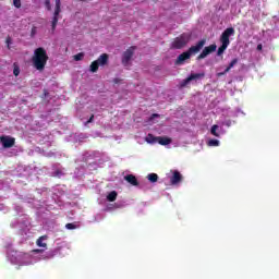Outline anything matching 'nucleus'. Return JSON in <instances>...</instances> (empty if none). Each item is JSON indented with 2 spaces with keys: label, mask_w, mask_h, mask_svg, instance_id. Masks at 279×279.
<instances>
[{
  "label": "nucleus",
  "mask_w": 279,
  "mask_h": 279,
  "mask_svg": "<svg viewBox=\"0 0 279 279\" xmlns=\"http://www.w3.org/2000/svg\"><path fill=\"white\" fill-rule=\"evenodd\" d=\"M48 60L49 56H47V50H45V48L39 47L35 49L33 56V65L37 71H45V66H47Z\"/></svg>",
  "instance_id": "obj_1"
},
{
  "label": "nucleus",
  "mask_w": 279,
  "mask_h": 279,
  "mask_svg": "<svg viewBox=\"0 0 279 279\" xmlns=\"http://www.w3.org/2000/svg\"><path fill=\"white\" fill-rule=\"evenodd\" d=\"M234 27H228L222 32L220 36L221 46L218 48L217 56H223L226 49L230 47V36H234Z\"/></svg>",
  "instance_id": "obj_2"
},
{
  "label": "nucleus",
  "mask_w": 279,
  "mask_h": 279,
  "mask_svg": "<svg viewBox=\"0 0 279 279\" xmlns=\"http://www.w3.org/2000/svg\"><path fill=\"white\" fill-rule=\"evenodd\" d=\"M189 40H191V36L187 34H182L172 41V49H182L186 47V45H189Z\"/></svg>",
  "instance_id": "obj_3"
},
{
  "label": "nucleus",
  "mask_w": 279,
  "mask_h": 279,
  "mask_svg": "<svg viewBox=\"0 0 279 279\" xmlns=\"http://www.w3.org/2000/svg\"><path fill=\"white\" fill-rule=\"evenodd\" d=\"M56 7L53 12V17L51 22V29L56 32V27H58V21H60V12H62V2L61 0H54Z\"/></svg>",
  "instance_id": "obj_4"
},
{
  "label": "nucleus",
  "mask_w": 279,
  "mask_h": 279,
  "mask_svg": "<svg viewBox=\"0 0 279 279\" xmlns=\"http://www.w3.org/2000/svg\"><path fill=\"white\" fill-rule=\"evenodd\" d=\"M147 143H158L159 145H171L172 140L171 137L167 136H153L151 134H148L146 137Z\"/></svg>",
  "instance_id": "obj_5"
},
{
  "label": "nucleus",
  "mask_w": 279,
  "mask_h": 279,
  "mask_svg": "<svg viewBox=\"0 0 279 279\" xmlns=\"http://www.w3.org/2000/svg\"><path fill=\"white\" fill-rule=\"evenodd\" d=\"M134 51H136V47L132 46L122 54V64L123 66H130V60L134 57Z\"/></svg>",
  "instance_id": "obj_6"
},
{
  "label": "nucleus",
  "mask_w": 279,
  "mask_h": 279,
  "mask_svg": "<svg viewBox=\"0 0 279 279\" xmlns=\"http://www.w3.org/2000/svg\"><path fill=\"white\" fill-rule=\"evenodd\" d=\"M204 45H206V39H201L197 41L195 46H191L187 50V53L191 56H195L196 53H199L202 49H204Z\"/></svg>",
  "instance_id": "obj_7"
},
{
  "label": "nucleus",
  "mask_w": 279,
  "mask_h": 279,
  "mask_svg": "<svg viewBox=\"0 0 279 279\" xmlns=\"http://www.w3.org/2000/svg\"><path fill=\"white\" fill-rule=\"evenodd\" d=\"M204 73H192L181 82V88H184L185 86H189L193 80H199V77H204Z\"/></svg>",
  "instance_id": "obj_8"
},
{
  "label": "nucleus",
  "mask_w": 279,
  "mask_h": 279,
  "mask_svg": "<svg viewBox=\"0 0 279 279\" xmlns=\"http://www.w3.org/2000/svg\"><path fill=\"white\" fill-rule=\"evenodd\" d=\"M217 51V45H210L208 47H205L202 51V53L196 58V60H204L207 56H210V53Z\"/></svg>",
  "instance_id": "obj_9"
},
{
  "label": "nucleus",
  "mask_w": 279,
  "mask_h": 279,
  "mask_svg": "<svg viewBox=\"0 0 279 279\" xmlns=\"http://www.w3.org/2000/svg\"><path fill=\"white\" fill-rule=\"evenodd\" d=\"M0 142L2 143V146L4 149H10V147H14V144L16 143V138L10 137V136H1Z\"/></svg>",
  "instance_id": "obj_10"
},
{
  "label": "nucleus",
  "mask_w": 279,
  "mask_h": 279,
  "mask_svg": "<svg viewBox=\"0 0 279 279\" xmlns=\"http://www.w3.org/2000/svg\"><path fill=\"white\" fill-rule=\"evenodd\" d=\"M170 182L172 185L180 184L182 182V173H180L178 170H174L172 177L170 178Z\"/></svg>",
  "instance_id": "obj_11"
},
{
  "label": "nucleus",
  "mask_w": 279,
  "mask_h": 279,
  "mask_svg": "<svg viewBox=\"0 0 279 279\" xmlns=\"http://www.w3.org/2000/svg\"><path fill=\"white\" fill-rule=\"evenodd\" d=\"M191 59V54L187 52V50L181 54H179V57L175 60V64H184V62H186V60Z\"/></svg>",
  "instance_id": "obj_12"
},
{
  "label": "nucleus",
  "mask_w": 279,
  "mask_h": 279,
  "mask_svg": "<svg viewBox=\"0 0 279 279\" xmlns=\"http://www.w3.org/2000/svg\"><path fill=\"white\" fill-rule=\"evenodd\" d=\"M108 59H109L108 53H102L95 61L97 62L98 66H106V64H108Z\"/></svg>",
  "instance_id": "obj_13"
},
{
  "label": "nucleus",
  "mask_w": 279,
  "mask_h": 279,
  "mask_svg": "<svg viewBox=\"0 0 279 279\" xmlns=\"http://www.w3.org/2000/svg\"><path fill=\"white\" fill-rule=\"evenodd\" d=\"M124 180L129 182L132 186H138V179L134 174H128L124 177Z\"/></svg>",
  "instance_id": "obj_14"
},
{
  "label": "nucleus",
  "mask_w": 279,
  "mask_h": 279,
  "mask_svg": "<svg viewBox=\"0 0 279 279\" xmlns=\"http://www.w3.org/2000/svg\"><path fill=\"white\" fill-rule=\"evenodd\" d=\"M90 73H97L99 71V63L97 61H93L89 65Z\"/></svg>",
  "instance_id": "obj_15"
},
{
  "label": "nucleus",
  "mask_w": 279,
  "mask_h": 279,
  "mask_svg": "<svg viewBox=\"0 0 279 279\" xmlns=\"http://www.w3.org/2000/svg\"><path fill=\"white\" fill-rule=\"evenodd\" d=\"M45 239H47V235H43L39 239H37V245L38 247H47V243L43 242L45 241Z\"/></svg>",
  "instance_id": "obj_16"
},
{
  "label": "nucleus",
  "mask_w": 279,
  "mask_h": 279,
  "mask_svg": "<svg viewBox=\"0 0 279 279\" xmlns=\"http://www.w3.org/2000/svg\"><path fill=\"white\" fill-rule=\"evenodd\" d=\"M239 64V59H232V61L229 63V65L226 68V72H230L231 69H234V65Z\"/></svg>",
  "instance_id": "obj_17"
},
{
  "label": "nucleus",
  "mask_w": 279,
  "mask_h": 279,
  "mask_svg": "<svg viewBox=\"0 0 279 279\" xmlns=\"http://www.w3.org/2000/svg\"><path fill=\"white\" fill-rule=\"evenodd\" d=\"M117 191H112L107 195L108 202H116L117 201Z\"/></svg>",
  "instance_id": "obj_18"
},
{
  "label": "nucleus",
  "mask_w": 279,
  "mask_h": 279,
  "mask_svg": "<svg viewBox=\"0 0 279 279\" xmlns=\"http://www.w3.org/2000/svg\"><path fill=\"white\" fill-rule=\"evenodd\" d=\"M147 180H149V182H158V174H156V173H149L148 175H147Z\"/></svg>",
  "instance_id": "obj_19"
},
{
  "label": "nucleus",
  "mask_w": 279,
  "mask_h": 279,
  "mask_svg": "<svg viewBox=\"0 0 279 279\" xmlns=\"http://www.w3.org/2000/svg\"><path fill=\"white\" fill-rule=\"evenodd\" d=\"M217 130H219V125L214 124V125L211 126L210 132H211L213 136H216L217 138H219V133H217Z\"/></svg>",
  "instance_id": "obj_20"
},
{
  "label": "nucleus",
  "mask_w": 279,
  "mask_h": 279,
  "mask_svg": "<svg viewBox=\"0 0 279 279\" xmlns=\"http://www.w3.org/2000/svg\"><path fill=\"white\" fill-rule=\"evenodd\" d=\"M75 62H80L84 60V52H78L77 54L74 56Z\"/></svg>",
  "instance_id": "obj_21"
},
{
  "label": "nucleus",
  "mask_w": 279,
  "mask_h": 279,
  "mask_svg": "<svg viewBox=\"0 0 279 279\" xmlns=\"http://www.w3.org/2000/svg\"><path fill=\"white\" fill-rule=\"evenodd\" d=\"M13 75H15V77H19V75H21V68H19V65L16 64H14Z\"/></svg>",
  "instance_id": "obj_22"
},
{
  "label": "nucleus",
  "mask_w": 279,
  "mask_h": 279,
  "mask_svg": "<svg viewBox=\"0 0 279 279\" xmlns=\"http://www.w3.org/2000/svg\"><path fill=\"white\" fill-rule=\"evenodd\" d=\"M209 147H219V141L218 140H210L208 142Z\"/></svg>",
  "instance_id": "obj_23"
},
{
  "label": "nucleus",
  "mask_w": 279,
  "mask_h": 279,
  "mask_svg": "<svg viewBox=\"0 0 279 279\" xmlns=\"http://www.w3.org/2000/svg\"><path fill=\"white\" fill-rule=\"evenodd\" d=\"M5 44H7V48H8V49H11L10 45L12 44V37L8 36V37L5 38Z\"/></svg>",
  "instance_id": "obj_24"
},
{
  "label": "nucleus",
  "mask_w": 279,
  "mask_h": 279,
  "mask_svg": "<svg viewBox=\"0 0 279 279\" xmlns=\"http://www.w3.org/2000/svg\"><path fill=\"white\" fill-rule=\"evenodd\" d=\"M45 7L50 12V10H51V0H45Z\"/></svg>",
  "instance_id": "obj_25"
},
{
  "label": "nucleus",
  "mask_w": 279,
  "mask_h": 279,
  "mask_svg": "<svg viewBox=\"0 0 279 279\" xmlns=\"http://www.w3.org/2000/svg\"><path fill=\"white\" fill-rule=\"evenodd\" d=\"M65 228H66L68 230H75L76 226H75L74 223H66V225H65Z\"/></svg>",
  "instance_id": "obj_26"
},
{
  "label": "nucleus",
  "mask_w": 279,
  "mask_h": 279,
  "mask_svg": "<svg viewBox=\"0 0 279 279\" xmlns=\"http://www.w3.org/2000/svg\"><path fill=\"white\" fill-rule=\"evenodd\" d=\"M14 8L20 9L21 8V0H13Z\"/></svg>",
  "instance_id": "obj_27"
},
{
  "label": "nucleus",
  "mask_w": 279,
  "mask_h": 279,
  "mask_svg": "<svg viewBox=\"0 0 279 279\" xmlns=\"http://www.w3.org/2000/svg\"><path fill=\"white\" fill-rule=\"evenodd\" d=\"M223 125H226L227 128H230L232 125V120L225 121Z\"/></svg>",
  "instance_id": "obj_28"
},
{
  "label": "nucleus",
  "mask_w": 279,
  "mask_h": 279,
  "mask_svg": "<svg viewBox=\"0 0 279 279\" xmlns=\"http://www.w3.org/2000/svg\"><path fill=\"white\" fill-rule=\"evenodd\" d=\"M94 119H95V114H92L90 118L87 120L86 123H93Z\"/></svg>",
  "instance_id": "obj_29"
},
{
  "label": "nucleus",
  "mask_w": 279,
  "mask_h": 279,
  "mask_svg": "<svg viewBox=\"0 0 279 279\" xmlns=\"http://www.w3.org/2000/svg\"><path fill=\"white\" fill-rule=\"evenodd\" d=\"M227 73H229V72H226V70H225L223 72L218 73L217 76L222 77V75H226Z\"/></svg>",
  "instance_id": "obj_30"
},
{
  "label": "nucleus",
  "mask_w": 279,
  "mask_h": 279,
  "mask_svg": "<svg viewBox=\"0 0 279 279\" xmlns=\"http://www.w3.org/2000/svg\"><path fill=\"white\" fill-rule=\"evenodd\" d=\"M113 84H121V78H113Z\"/></svg>",
  "instance_id": "obj_31"
},
{
  "label": "nucleus",
  "mask_w": 279,
  "mask_h": 279,
  "mask_svg": "<svg viewBox=\"0 0 279 279\" xmlns=\"http://www.w3.org/2000/svg\"><path fill=\"white\" fill-rule=\"evenodd\" d=\"M257 51H263V45H257Z\"/></svg>",
  "instance_id": "obj_32"
},
{
  "label": "nucleus",
  "mask_w": 279,
  "mask_h": 279,
  "mask_svg": "<svg viewBox=\"0 0 279 279\" xmlns=\"http://www.w3.org/2000/svg\"><path fill=\"white\" fill-rule=\"evenodd\" d=\"M153 117H158V113H154Z\"/></svg>",
  "instance_id": "obj_33"
}]
</instances>
